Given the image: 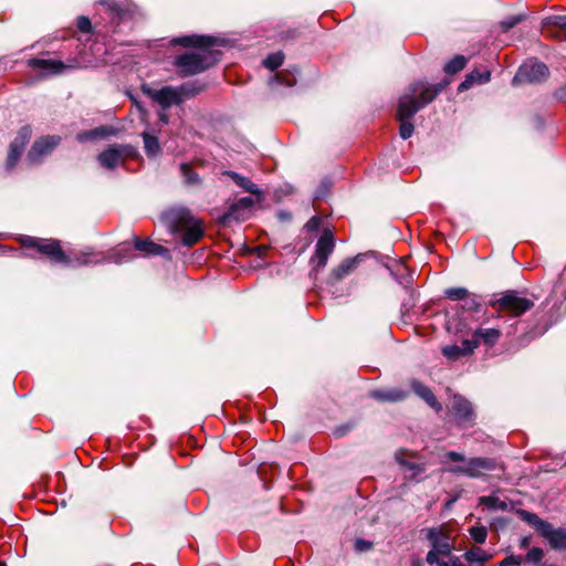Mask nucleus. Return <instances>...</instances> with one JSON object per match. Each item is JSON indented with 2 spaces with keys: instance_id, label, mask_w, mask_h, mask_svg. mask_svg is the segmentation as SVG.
I'll return each instance as SVG.
<instances>
[{
  "instance_id": "0eeeda50",
  "label": "nucleus",
  "mask_w": 566,
  "mask_h": 566,
  "mask_svg": "<svg viewBox=\"0 0 566 566\" xmlns=\"http://www.w3.org/2000/svg\"><path fill=\"white\" fill-rule=\"evenodd\" d=\"M426 537L431 545V549L426 556V560L429 565H433L440 557L451 555L453 543L447 525L427 528Z\"/></svg>"
},
{
  "instance_id": "4c0bfd02",
  "label": "nucleus",
  "mask_w": 566,
  "mask_h": 566,
  "mask_svg": "<svg viewBox=\"0 0 566 566\" xmlns=\"http://www.w3.org/2000/svg\"><path fill=\"white\" fill-rule=\"evenodd\" d=\"M446 295L453 301H463L469 296V292L464 287H451L446 291Z\"/></svg>"
},
{
  "instance_id": "c85d7f7f",
  "label": "nucleus",
  "mask_w": 566,
  "mask_h": 566,
  "mask_svg": "<svg viewBox=\"0 0 566 566\" xmlns=\"http://www.w3.org/2000/svg\"><path fill=\"white\" fill-rule=\"evenodd\" d=\"M521 516L523 521L527 522L530 525L534 526L536 531L542 535L543 532L547 528L548 522L538 517L535 513H531L527 511H521Z\"/></svg>"
},
{
  "instance_id": "a19ab883",
  "label": "nucleus",
  "mask_w": 566,
  "mask_h": 566,
  "mask_svg": "<svg viewBox=\"0 0 566 566\" xmlns=\"http://www.w3.org/2000/svg\"><path fill=\"white\" fill-rule=\"evenodd\" d=\"M545 28H548L549 25L560 28L566 31V17L556 15L551 17L545 20L544 23Z\"/></svg>"
},
{
  "instance_id": "1a4fd4ad",
  "label": "nucleus",
  "mask_w": 566,
  "mask_h": 566,
  "mask_svg": "<svg viewBox=\"0 0 566 566\" xmlns=\"http://www.w3.org/2000/svg\"><path fill=\"white\" fill-rule=\"evenodd\" d=\"M548 73V67L544 63L528 60L520 66L512 83L513 85L539 83L547 78Z\"/></svg>"
},
{
  "instance_id": "72a5a7b5",
  "label": "nucleus",
  "mask_w": 566,
  "mask_h": 566,
  "mask_svg": "<svg viewBox=\"0 0 566 566\" xmlns=\"http://www.w3.org/2000/svg\"><path fill=\"white\" fill-rule=\"evenodd\" d=\"M405 394L399 390H388V391H375L373 392V397L386 400V401H398L405 398Z\"/></svg>"
},
{
  "instance_id": "e433bc0d",
  "label": "nucleus",
  "mask_w": 566,
  "mask_h": 566,
  "mask_svg": "<svg viewBox=\"0 0 566 566\" xmlns=\"http://www.w3.org/2000/svg\"><path fill=\"white\" fill-rule=\"evenodd\" d=\"M469 533L475 543L483 544L486 541L488 530L485 526H472Z\"/></svg>"
},
{
  "instance_id": "aec40b11",
  "label": "nucleus",
  "mask_w": 566,
  "mask_h": 566,
  "mask_svg": "<svg viewBox=\"0 0 566 566\" xmlns=\"http://www.w3.org/2000/svg\"><path fill=\"white\" fill-rule=\"evenodd\" d=\"M490 71L475 69L465 76V80L459 85L458 90L463 92L472 87L473 84H484L490 81Z\"/></svg>"
},
{
  "instance_id": "ea45409f",
  "label": "nucleus",
  "mask_w": 566,
  "mask_h": 566,
  "mask_svg": "<svg viewBox=\"0 0 566 566\" xmlns=\"http://www.w3.org/2000/svg\"><path fill=\"white\" fill-rule=\"evenodd\" d=\"M544 557V551L539 547H533L526 554V560L532 564H539Z\"/></svg>"
},
{
  "instance_id": "49530a36",
  "label": "nucleus",
  "mask_w": 566,
  "mask_h": 566,
  "mask_svg": "<svg viewBox=\"0 0 566 566\" xmlns=\"http://www.w3.org/2000/svg\"><path fill=\"white\" fill-rule=\"evenodd\" d=\"M464 301V308L468 311H476L480 307V304L475 301L474 297L467 296Z\"/></svg>"
},
{
  "instance_id": "2f4dec72",
  "label": "nucleus",
  "mask_w": 566,
  "mask_h": 566,
  "mask_svg": "<svg viewBox=\"0 0 566 566\" xmlns=\"http://www.w3.org/2000/svg\"><path fill=\"white\" fill-rule=\"evenodd\" d=\"M465 64L467 59L463 55H457L446 64L444 72L448 74H455L462 71Z\"/></svg>"
},
{
  "instance_id": "a878e982",
  "label": "nucleus",
  "mask_w": 566,
  "mask_h": 566,
  "mask_svg": "<svg viewBox=\"0 0 566 566\" xmlns=\"http://www.w3.org/2000/svg\"><path fill=\"white\" fill-rule=\"evenodd\" d=\"M412 457L413 455L411 453L402 449L398 450L395 454L396 461L406 469L413 471L415 475L424 472V467L422 464H417L408 461V458Z\"/></svg>"
},
{
  "instance_id": "de8ad7c7",
  "label": "nucleus",
  "mask_w": 566,
  "mask_h": 566,
  "mask_svg": "<svg viewBox=\"0 0 566 566\" xmlns=\"http://www.w3.org/2000/svg\"><path fill=\"white\" fill-rule=\"evenodd\" d=\"M355 547L359 552L367 551L371 547V543L365 539H357L355 543Z\"/></svg>"
},
{
  "instance_id": "20e7f679",
  "label": "nucleus",
  "mask_w": 566,
  "mask_h": 566,
  "mask_svg": "<svg viewBox=\"0 0 566 566\" xmlns=\"http://www.w3.org/2000/svg\"><path fill=\"white\" fill-rule=\"evenodd\" d=\"M161 218L171 232L180 233L181 242L186 247H192L205 234L202 221L197 219L188 208H169L163 213Z\"/></svg>"
},
{
  "instance_id": "423d86ee",
  "label": "nucleus",
  "mask_w": 566,
  "mask_h": 566,
  "mask_svg": "<svg viewBox=\"0 0 566 566\" xmlns=\"http://www.w3.org/2000/svg\"><path fill=\"white\" fill-rule=\"evenodd\" d=\"M203 88L197 87L192 83L182 84L179 87L165 86L160 90L144 88V92L155 102H157L163 108H168L171 105L180 104L184 97H192Z\"/></svg>"
},
{
  "instance_id": "cd10ccee",
  "label": "nucleus",
  "mask_w": 566,
  "mask_h": 566,
  "mask_svg": "<svg viewBox=\"0 0 566 566\" xmlns=\"http://www.w3.org/2000/svg\"><path fill=\"white\" fill-rule=\"evenodd\" d=\"M356 264H357V259L356 258H354V259H346L337 268H335L333 270L332 276L336 281H339L343 277H345L348 274H350L355 270Z\"/></svg>"
},
{
  "instance_id": "a211bd4d",
  "label": "nucleus",
  "mask_w": 566,
  "mask_h": 566,
  "mask_svg": "<svg viewBox=\"0 0 566 566\" xmlns=\"http://www.w3.org/2000/svg\"><path fill=\"white\" fill-rule=\"evenodd\" d=\"M542 536L548 541L552 548L558 551L566 549V530L554 528L552 524H548Z\"/></svg>"
},
{
  "instance_id": "bb28decb",
  "label": "nucleus",
  "mask_w": 566,
  "mask_h": 566,
  "mask_svg": "<svg viewBox=\"0 0 566 566\" xmlns=\"http://www.w3.org/2000/svg\"><path fill=\"white\" fill-rule=\"evenodd\" d=\"M412 457L413 455L411 453L402 449L398 450L395 454L396 461L406 469L413 471L415 475L424 472V467L422 464H417L408 461V458Z\"/></svg>"
},
{
  "instance_id": "5701e85b",
  "label": "nucleus",
  "mask_w": 566,
  "mask_h": 566,
  "mask_svg": "<svg viewBox=\"0 0 566 566\" xmlns=\"http://www.w3.org/2000/svg\"><path fill=\"white\" fill-rule=\"evenodd\" d=\"M502 333L497 328H478L470 339H478L488 346H493L501 337Z\"/></svg>"
},
{
  "instance_id": "7ed1b4c3",
  "label": "nucleus",
  "mask_w": 566,
  "mask_h": 566,
  "mask_svg": "<svg viewBox=\"0 0 566 566\" xmlns=\"http://www.w3.org/2000/svg\"><path fill=\"white\" fill-rule=\"evenodd\" d=\"M18 240L24 248L36 250L53 263H63L65 265H88L102 261V259L98 258V254L92 251H82L71 258L63 251L61 242L55 239L20 235Z\"/></svg>"
},
{
  "instance_id": "dca6fc26",
  "label": "nucleus",
  "mask_w": 566,
  "mask_h": 566,
  "mask_svg": "<svg viewBox=\"0 0 566 566\" xmlns=\"http://www.w3.org/2000/svg\"><path fill=\"white\" fill-rule=\"evenodd\" d=\"M28 64L32 69L42 71V73L46 75L60 74L67 67L61 61L45 59H31L29 60Z\"/></svg>"
},
{
  "instance_id": "ddd939ff",
  "label": "nucleus",
  "mask_w": 566,
  "mask_h": 566,
  "mask_svg": "<svg viewBox=\"0 0 566 566\" xmlns=\"http://www.w3.org/2000/svg\"><path fill=\"white\" fill-rule=\"evenodd\" d=\"M31 137V129L29 127H22L14 138V140L10 144L7 166L8 168H12L17 161L19 160L21 154L24 150L25 145L28 144Z\"/></svg>"
},
{
  "instance_id": "7c9ffc66",
  "label": "nucleus",
  "mask_w": 566,
  "mask_h": 566,
  "mask_svg": "<svg viewBox=\"0 0 566 566\" xmlns=\"http://www.w3.org/2000/svg\"><path fill=\"white\" fill-rule=\"evenodd\" d=\"M145 151L148 156L154 157L159 154L160 146L157 137L149 135L148 133L143 134Z\"/></svg>"
},
{
  "instance_id": "6e6552de",
  "label": "nucleus",
  "mask_w": 566,
  "mask_h": 566,
  "mask_svg": "<svg viewBox=\"0 0 566 566\" xmlns=\"http://www.w3.org/2000/svg\"><path fill=\"white\" fill-rule=\"evenodd\" d=\"M490 306L516 317L533 308L534 301L517 291H506L500 297L491 300Z\"/></svg>"
},
{
  "instance_id": "79ce46f5",
  "label": "nucleus",
  "mask_w": 566,
  "mask_h": 566,
  "mask_svg": "<svg viewBox=\"0 0 566 566\" xmlns=\"http://www.w3.org/2000/svg\"><path fill=\"white\" fill-rule=\"evenodd\" d=\"M522 19H523L522 15L507 18L500 23V27L502 28V30L504 32H506L510 29H512L513 27H515L517 23H520L522 21Z\"/></svg>"
},
{
  "instance_id": "4468645a",
  "label": "nucleus",
  "mask_w": 566,
  "mask_h": 566,
  "mask_svg": "<svg viewBox=\"0 0 566 566\" xmlns=\"http://www.w3.org/2000/svg\"><path fill=\"white\" fill-rule=\"evenodd\" d=\"M60 137L57 136H46L36 140L30 153L29 158L32 161H38L42 156L50 154L60 143Z\"/></svg>"
},
{
  "instance_id": "f3484780",
  "label": "nucleus",
  "mask_w": 566,
  "mask_h": 566,
  "mask_svg": "<svg viewBox=\"0 0 566 566\" xmlns=\"http://www.w3.org/2000/svg\"><path fill=\"white\" fill-rule=\"evenodd\" d=\"M253 206L254 200L252 198L243 197L229 208V211L224 218L228 220L245 221L248 220V216L244 213H239V210H244L245 212L251 213Z\"/></svg>"
},
{
  "instance_id": "39448f33",
  "label": "nucleus",
  "mask_w": 566,
  "mask_h": 566,
  "mask_svg": "<svg viewBox=\"0 0 566 566\" xmlns=\"http://www.w3.org/2000/svg\"><path fill=\"white\" fill-rule=\"evenodd\" d=\"M446 458L453 462H462L460 465L448 468V472L471 479L482 478L486 472L494 471L497 468L503 469L494 459L491 458L474 457L467 460L463 454L455 451H448L446 453Z\"/></svg>"
},
{
  "instance_id": "2eb2a0df",
  "label": "nucleus",
  "mask_w": 566,
  "mask_h": 566,
  "mask_svg": "<svg viewBox=\"0 0 566 566\" xmlns=\"http://www.w3.org/2000/svg\"><path fill=\"white\" fill-rule=\"evenodd\" d=\"M478 346V339H464L462 346L449 345L443 347L442 353L449 359H458L462 356L470 355Z\"/></svg>"
},
{
  "instance_id": "c03bdc74",
  "label": "nucleus",
  "mask_w": 566,
  "mask_h": 566,
  "mask_svg": "<svg viewBox=\"0 0 566 566\" xmlns=\"http://www.w3.org/2000/svg\"><path fill=\"white\" fill-rule=\"evenodd\" d=\"M522 562V556L510 555L506 558H504L501 563H503V566H520Z\"/></svg>"
},
{
  "instance_id": "3c124183",
  "label": "nucleus",
  "mask_w": 566,
  "mask_h": 566,
  "mask_svg": "<svg viewBox=\"0 0 566 566\" xmlns=\"http://www.w3.org/2000/svg\"><path fill=\"white\" fill-rule=\"evenodd\" d=\"M160 119H161L165 124H167V123H168V117H167V115H166V114H160Z\"/></svg>"
},
{
  "instance_id": "6ab92c4d",
  "label": "nucleus",
  "mask_w": 566,
  "mask_h": 566,
  "mask_svg": "<svg viewBox=\"0 0 566 566\" xmlns=\"http://www.w3.org/2000/svg\"><path fill=\"white\" fill-rule=\"evenodd\" d=\"M135 249L146 255H163L169 258V251L150 240L135 239Z\"/></svg>"
},
{
  "instance_id": "412c9836",
  "label": "nucleus",
  "mask_w": 566,
  "mask_h": 566,
  "mask_svg": "<svg viewBox=\"0 0 566 566\" xmlns=\"http://www.w3.org/2000/svg\"><path fill=\"white\" fill-rule=\"evenodd\" d=\"M411 387H412L413 391L419 397H421L431 408H433L436 411L442 410L441 403H439V401L437 400L436 396L430 390V388H428L427 386H424L423 384H421L418 380H413L411 384Z\"/></svg>"
},
{
  "instance_id": "393cba45",
  "label": "nucleus",
  "mask_w": 566,
  "mask_h": 566,
  "mask_svg": "<svg viewBox=\"0 0 566 566\" xmlns=\"http://www.w3.org/2000/svg\"><path fill=\"white\" fill-rule=\"evenodd\" d=\"M412 457L413 455L411 453L402 449L398 450L395 454L396 461L406 469L413 471L415 475L424 472V467L422 464H417L408 461V458Z\"/></svg>"
},
{
  "instance_id": "b1692460",
  "label": "nucleus",
  "mask_w": 566,
  "mask_h": 566,
  "mask_svg": "<svg viewBox=\"0 0 566 566\" xmlns=\"http://www.w3.org/2000/svg\"><path fill=\"white\" fill-rule=\"evenodd\" d=\"M224 174L229 176L235 182L237 186L241 187L242 189L252 195H256L259 198L261 197V190L249 178L241 176L234 171H226Z\"/></svg>"
},
{
  "instance_id": "c9c22d12",
  "label": "nucleus",
  "mask_w": 566,
  "mask_h": 566,
  "mask_svg": "<svg viewBox=\"0 0 566 566\" xmlns=\"http://www.w3.org/2000/svg\"><path fill=\"white\" fill-rule=\"evenodd\" d=\"M480 503L493 510H506L507 504L495 496H482Z\"/></svg>"
},
{
  "instance_id": "473e14b6",
  "label": "nucleus",
  "mask_w": 566,
  "mask_h": 566,
  "mask_svg": "<svg viewBox=\"0 0 566 566\" xmlns=\"http://www.w3.org/2000/svg\"><path fill=\"white\" fill-rule=\"evenodd\" d=\"M180 171L185 179V182L189 186H197L200 184L199 176L192 171V168L189 164H181L180 165Z\"/></svg>"
},
{
  "instance_id": "9b49d317",
  "label": "nucleus",
  "mask_w": 566,
  "mask_h": 566,
  "mask_svg": "<svg viewBox=\"0 0 566 566\" xmlns=\"http://www.w3.org/2000/svg\"><path fill=\"white\" fill-rule=\"evenodd\" d=\"M335 248L334 237L329 231H324L315 245V254L311 259L313 270L318 272L327 264L329 255Z\"/></svg>"
},
{
  "instance_id": "4be33fe9",
  "label": "nucleus",
  "mask_w": 566,
  "mask_h": 566,
  "mask_svg": "<svg viewBox=\"0 0 566 566\" xmlns=\"http://www.w3.org/2000/svg\"><path fill=\"white\" fill-rule=\"evenodd\" d=\"M493 557L492 554L488 553L481 547H472L463 554V558L471 566H484Z\"/></svg>"
},
{
  "instance_id": "603ef678",
  "label": "nucleus",
  "mask_w": 566,
  "mask_h": 566,
  "mask_svg": "<svg viewBox=\"0 0 566 566\" xmlns=\"http://www.w3.org/2000/svg\"><path fill=\"white\" fill-rule=\"evenodd\" d=\"M239 213H244V214H247V216H248V219L250 218V214H251V213L245 212L244 210H239Z\"/></svg>"
},
{
  "instance_id": "a18cd8bd",
  "label": "nucleus",
  "mask_w": 566,
  "mask_h": 566,
  "mask_svg": "<svg viewBox=\"0 0 566 566\" xmlns=\"http://www.w3.org/2000/svg\"><path fill=\"white\" fill-rule=\"evenodd\" d=\"M77 28L82 32H90L91 28H92L90 19L86 18V17H80L78 20H77Z\"/></svg>"
},
{
  "instance_id": "f704fd0d",
  "label": "nucleus",
  "mask_w": 566,
  "mask_h": 566,
  "mask_svg": "<svg viewBox=\"0 0 566 566\" xmlns=\"http://www.w3.org/2000/svg\"><path fill=\"white\" fill-rule=\"evenodd\" d=\"M283 61H284V54L282 52H275V53L270 54L263 61V65L266 69L274 71L283 64Z\"/></svg>"
},
{
  "instance_id": "c756f323",
  "label": "nucleus",
  "mask_w": 566,
  "mask_h": 566,
  "mask_svg": "<svg viewBox=\"0 0 566 566\" xmlns=\"http://www.w3.org/2000/svg\"><path fill=\"white\" fill-rule=\"evenodd\" d=\"M133 258V252L128 243L119 244L118 248L108 256V260L115 263H120L123 261L129 260Z\"/></svg>"
},
{
  "instance_id": "f257e3e1",
  "label": "nucleus",
  "mask_w": 566,
  "mask_h": 566,
  "mask_svg": "<svg viewBox=\"0 0 566 566\" xmlns=\"http://www.w3.org/2000/svg\"><path fill=\"white\" fill-rule=\"evenodd\" d=\"M174 44L196 48L197 51L177 56L175 66L181 76L201 73L219 61V52L213 50L216 41L210 36L187 35L172 40Z\"/></svg>"
},
{
  "instance_id": "37998d69",
  "label": "nucleus",
  "mask_w": 566,
  "mask_h": 566,
  "mask_svg": "<svg viewBox=\"0 0 566 566\" xmlns=\"http://www.w3.org/2000/svg\"><path fill=\"white\" fill-rule=\"evenodd\" d=\"M101 135H104V128L81 133L78 134L77 138L80 142H85L87 139H93Z\"/></svg>"
},
{
  "instance_id": "864d4df0",
  "label": "nucleus",
  "mask_w": 566,
  "mask_h": 566,
  "mask_svg": "<svg viewBox=\"0 0 566 566\" xmlns=\"http://www.w3.org/2000/svg\"><path fill=\"white\" fill-rule=\"evenodd\" d=\"M0 566H7L4 563L0 562Z\"/></svg>"
},
{
  "instance_id": "9d476101",
  "label": "nucleus",
  "mask_w": 566,
  "mask_h": 566,
  "mask_svg": "<svg viewBox=\"0 0 566 566\" xmlns=\"http://www.w3.org/2000/svg\"><path fill=\"white\" fill-rule=\"evenodd\" d=\"M135 155L136 150L132 146L114 145L102 151L97 159L101 166L107 169H114L124 164L127 158L135 157Z\"/></svg>"
},
{
  "instance_id": "58836bf2",
  "label": "nucleus",
  "mask_w": 566,
  "mask_h": 566,
  "mask_svg": "<svg viewBox=\"0 0 566 566\" xmlns=\"http://www.w3.org/2000/svg\"><path fill=\"white\" fill-rule=\"evenodd\" d=\"M436 566H465L458 556L449 555L447 557L438 558V562H434Z\"/></svg>"
},
{
  "instance_id": "f03ea898",
  "label": "nucleus",
  "mask_w": 566,
  "mask_h": 566,
  "mask_svg": "<svg viewBox=\"0 0 566 566\" xmlns=\"http://www.w3.org/2000/svg\"><path fill=\"white\" fill-rule=\"evenodd\" d=\"M446 84L429 85L422 82L412 83L408 92L399 99L398 118L401 122L399 134L401 138L408 139L413 134L411 118L419 109L431 103Z\"/></svg>"
},
{
  "instance_id": "f8f14e48",
  "label": "nucleus",
  "mask_w": 566,
  "mask_h": 566,
  "mask_svg": "<svg viewBox=\"0 0 566 566\" xmlns=\"http://www.w3.org/2000/svg\"><path fill=\"white\" fill-rule=\"evenodd\" d=\"M450 410L459 426L471 424L474 419V412L470 401L462 396L455 395L452 397Z\"/></svg>"
},
{
  "instance_id": "09e8293b",
  "label": "nucleus",
  "mask_w": 566,
  "mask_h": 566,
  "mask_svg": "<svg viewBox=\"0 0 566 566\" xmlns=\"http://www.w3.org/2000/svg\"><path fill=\"white\" fill-rule=\"evenodd\" d=\"M555 96L557 99L566 102V84L555 92Z\"/></svg>"
},
{
  "instance_id": "8fccbe9b",
  "label": "nucleus",
  "mask_w": 566,
  "mask_h": 566,
  "mask_svg": "<svg viewBox=\"0 0 566 566\" xmlns=\"http://www.w3.org/2000/svg\"><path fill=\"white\" fill-rule=\"evenodd\" d=\"M318 223H319V220H318L316 217H314V218H312V219L306 223V227H307L308 229H315V228H317V227H318Z\"/></svg>"
}]
</instances>
